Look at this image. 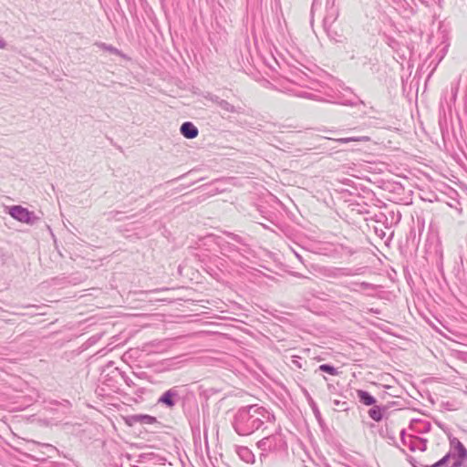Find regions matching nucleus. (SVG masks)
I'll return each mask as SVG.
<instances>
[{
  "instance_id": "nucleus-3",
  "label": "nucleus",
  "mask_w": 467,
  "mask_h": 467,
  "mask_svg": "<svg viewBox=\"0 0 467 467\" xmlns=\"http://www.w3.org/2000/svg\"><path fill=\"white\" fill-rule=\"evenodd\" d=\"M357 394L359 398V400L367 406H370L376 402V400L367 391L358 389Z\"/></svg>"
},
{
  "instance_id": "nucleus-9",
  "label": "nucleus",
  "mask_w": 467,
  "mask_h": 467,
  "mask_svg": "<svg viewBox=\"0 0 467 467\" xmlns=\"http://www.w3.org/2000/svg\"><path fill=\"white\" fill-rule=\"evenodd\" d=\"M336 140L340 143H348L350 141H360L362 140L359 138H341V139H337Z\"/></svg>"
},
{
  "instance_id": "nucleus-2",
  "label": "nucleus",
  "mask_w": 467,
  "mask_h": 467,
  "mask_svg": "<svg viewBox=\"0 0 467 467\" xmlns=\"http://www.w3.org/2000/svg\"><path fill=\"white\" fill-rule=\"evenodd\" d=\"M182 134L187 139H193L198 135V129L191 122H184L181 126Z\"/></svg>"
},
{
  "instance_id": "nucleus-6",
  "label": "nucleus",
  "mask_w": 467,
  "mask_h": 467,
  "mask_svg": "<svg viewBox=\"0 0 467 467\" xmlns=\"http://www.w3.org/2000/svg\"><path fill=\"white\" fill-rule=\"evenodd\" d=\"M368 414L374 420H380L382 418L381 410L378 407H374L369 410Z\"/></svg>"
},
{
  "instance_id": "nucleus-4",
  "label": "nucleus",
  "mask_w": 467,
  "mask_h": 467,
  "mask_svg": "<svg viewBox=\"0 0 467 467\" xmlns=\"http://www.w3.org/2000/svg\"><path fill=\"white\" fill-rule=\"evenodd\" d=\"M160 402L165 403L169 407L173 406L172 394L171 391H166L159 400Z\"/></svg>"
},
{
  "instance_id": "nucleus-8",
  "label": "nucleus",
  "mask_w": 467,
  "mask_h": 467,
  "mask_svg": "<svg viewBox=\"0 0 467 467\" xmlns=\"http://www.w3.org/2000/svg\"><path fill=\"white\" fill-rule=\"evenodd\" d=\"M450 460V455H445L442 459L435 462L432 467H442L444 464H446Z\"/></svg>"
},
{
  "instance_id": "nucleus-5",
  "label": "nucleus",
  "mask_w": 467,
  "mask_h": 467,
  "mask_svg": "<svg viewBox=\"0 0 467 467\" xmlns=\"http://www.w3.org/2000/svg\"><path fill=\"white\" fill-rule=\"evenodd\" d=\"M319 369L332 376L338 375V371L337 370V368L327 364L320 365Z\"/></svg>"
},
{
  "instance_id": "nucleus-10",
  "label": "nucleus",
  "mask_w": 467,
  "mask_h": 467,
  "mask_svg": "<svg viewBox=\"0 0 467 467\" xmlns=\"http://www.w3.org/2000/svg\"><path fill=\"white\" fill-rule=\"evenodd\" d=\"M460 463H453L452 467H459Z\"/></svg>"
},
{
  "instance_id": "nucleus-7",
  "label": "nucleus",
  "mask_w": 467,
  "mask_h": 467,
  "mask_svg": "<svg viewBox=\"0 0 467 467\" xmlns=\"http://www.w3.org/2000/svg\"><path fill=\"white\" fill-rule=\"evenodd\" d=\"M456 450L461 460H465L467 458V450L461 442H458Z\"/></svg>"
},
{
  "instance_id": "nucleus-1",
  "label": "nucleus",
  "mask_w": 467,
  "mask_h": 467,
  "mask_svg": "<svg viewBox=\"0 0 467 467\" xmlns=\"http://www.w3.org/2000/svg\"><path fill=\"white\" fill-rule=\"evenodd\" d=\"M9 213L12 217L23 223H28L31 218L28 211L21 206L12 207Z\"/></svg>"
}]
</instances>
